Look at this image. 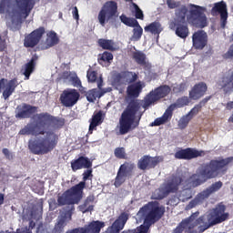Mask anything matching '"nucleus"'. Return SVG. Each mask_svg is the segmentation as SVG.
Returning a JSON list of instances; mask_svg holds the SVG:
<instances>
[{
	"label": "nucleus",
	"mask_w": 233,
	"mask_h": 233,
	"mask_svg": "<svg viewBox=\"0 0 233 233\" xmlns=\"http://www.w3.org/2000/svg\"><path fill=\"white\" fill-rule=\"evenodd\" d=\"M224 57L226 59H230V57H233V44L230 46L228 51L224 55Z\"/></svg>",
	"instance_id": "nucleus-46"
},
{
	"label": "nucleus",
	"mask_w": 233,
	"mask_h": 233,
	"mask_svg": "<svg viewBox=\"0 0 233 233\" xmlns=\"http://www.w3.org/2000/svg\"><path fill=\"white\" fill-rule=\"evenodd\" d=\"M207 84L200 82L193 86L189 92L190 99H200L207 93Z\"/></svg>",
	"instance_id": "nucleus-20"
},
{
	"label": "nucleus",
	"mask_w": 233,
	"mask_h": 233,
	"mask_svg": "<svg viewBox=\"0 0 233 233\" xmlns=\"http://www.w3.org/2000/svg\"><path fill=\"white\" fill-rule=\"evenodd\" d=\"M127 221H128V214H121L113 225L107 228L106 233H119L120 230H123Z\"/></svg>",
	"instance_id": "nucleus-18"
},
{
	"label": "nucleus",
	"mask_w": 233,
	"mask_h": 233,
	"mask_svg": "<svg viewBox=\"0 0 233 233\" xmlns=\"http://www.w3.org/2000/svg\"><path fill=\"white\" fill-rule=\"evenodd\" d=\"M207 152L194 148H187L177 151L175 157L177 159H194V157H203Z\"/></svg>",
	"instance_id": "nucleus-13"
},
{
	"label": "nucleus",
	"mask_w": 233,
	"mask_h": 233,
	"mask_svg": "<svg viewBox=\"0 0 233 233\" xmlns=\"http://www.w3.org/2000/svg\"><path fill=\"white\" fill-rule=\"evenodd\" d=\"M103 123V113L99 111L98 113L95 114L91 119L90 125H89V134H92L94 132L95 128L96 127H99Z\"/></svg>",
	"instance_id": "nucleus-32"
},
{
	"label": "nucleus",
	"mask_w": 233,
	"mask_h": 233,
	"mask_svg": "<svg viewBox=\"0 0 233 233\" xmlns=\"http://www.w3.org/2000/svg\"><path fill=\"white\" fill-rule=\"evenodd\" d=\"M131 10H134L136 13V18L137 19H141L143 20V11L141 9H139V6H137V5H136L135 3H132L130 5Z\"/></svg>",
	"instance_id": "nucleus-43"
},
{
	"label": "nucleus",
	"mask_w": 233,
	"mask_h": 233,
	"mask_svg": "<svg viewBox=\"0 0 233 233\" xmlns=\"http://www.w3.org/2000/svg\"><path fill=\"white\" fill-rule=\"evenodd\" d=\"M35 68V60L33 58L24 66L22 68V73L25 75V79H30V76L34 69Z\"/></svg>",
	"instance_id": "nucleus-35"
},
{
	"label": "nucleus",
	"mask_w": 233,
	"mask_h": 233,
	"mask_svg": "<svg viewBox=\"0 0 233 233\" xmlns=\"http://www.w3.org/2000/svg\"><path fill=\"white\" fill-rule=\"evenodd\" d=\"M179 199H181L182 201H185V198H181V195L179 196Z\"/></svg>",
	"instance_id": "nucleus-56"
},
{
	"label": "nucleus",
	"mask_w": 233,
	"mask_h": 233,
	"mask_svg": "<svg viewBox=\"0 0 233 233\" xmlns=\"http://www.w3.org/2000/svg\"><path fill=\"white\" fill-rule=\"evenodd\" d=\"M233 157H228L218 160H211L208 164H206L199 167L197 174L190 177L188 180H185L179 177H173L167 184H164L159 189L154 192V199H163L167 198L170 192H176L179 190L180 196L188 199L191 198L190 188L194 187H199L202 183H205L208 179L218 177L225 167L230 165Z\"/></svg>",
	"instance_id": "nucleus-1"
},
{
	"label": "nucleus",
	"mask_w": 233,
	"mask_h": 233,
	"mask_svg": "<svg viewBox=\"0 0 233 233\" xmlns=\"http://www.w3.org/2000/svg\"><path fill=\"white\" fill-rule=\"evenodd\" d=\"M168 94H170V87L168 86H163L151 91L142 102L143 108H147V106L154 105L156 101H159V99L168 96Z\"/></svg>",
	"instance_id": "nucleus-9"
},
{
	"label": "nucleus",
	"mask_w": 233,
	"mask_h": 233,
	"mask_svg": "<svg viewBox=\"0 0 233 233\" xmlns=\"http://www.w3.org/2000/svg\"><path fill=\"white\" fill-rule=\"evenodd\" d=\"M105 227V223L101 221H93L87 227L83 228L84 233H99L101 228Z\"/></svg>",
	"instance_id": "nucleus-31"
},
{
	"label": "nucleus",
	"mask_w": 233,
	"mask_h": 233,
	"mask_svg": "<svg viewBox=\"0 0 233 233\" xmlns=\"http://www.w3.org/2000/svg\"><path fill=\"white\" fill-rule=\"evenodd\" d=\"M15 86H17V80L13 79V80H10L9 82L8 80H6V83L3 87L4 88L3 96L5 99H8L10 96H12V94L15 90Z\"/></svg>",
	"instance_id": "nucleus-30"
},
{
	"label": "nucleus",
	"mask_w": 233,
	"mask_h": 233,
	"mask_svg": "<svg viewBox=\"0 0 233 233\" xmlns=\"http://www.w3.org/2000/svg\"><path fill=\"white\" fill-rule=\"evenodd\" d=\"M35 3V0H15L11 6L10 0H1L0 14L5 15V25L8 28L15 30L30 15Z\"/></svg>",
	"instance_id": "nucleus-3"
},
{
	"label": "nucleus",
	"mask_w": 233,
	"mask_h": 233,
	"mask_svg": "<svg viewBox=\"0 0 233 233\" xmlns=\"http://www.w3.org/2000/svg\"><path fill=\"white\" fill-rule=\"evenodd\" d=\"M115 156L118 157V159H125L127 153L125 152L124 147H117L115 149Z\"/></svg>",
	"instance_id": "nucleus-44"
},
{
	"label": "nucleus",
	"mask_w": 233,
	"mask_h": 233,
	"mask_svg": "<svg viewBox=\"0 0 233 233\" xmlns=\"http://www.w3.org/2000/svg\"><path fill=\"white\" fill-rule=\"evenodd\" d=\"M132 57L136 63L142 65L146 70H150L152 65L147 61V56L141 51L135 50L132 54Z\"/></svg>",
	"instance_id": "nucleus-24"
},
{
	"label": "nucleus",
	"mask_w": 233,
	"mask_h": 233,
	"mask_svg": "<svg viewBox=\"0 0 233 233\" xmlns=\"http://www.w3.org/2000/svg\"><path fill=\"white\" fill-rule=\"evenodd\" d=\"M188 9L185 5L179 6L175 13L174 21L169 24V28L175 30L176 35L181 39L188 37V27L187 26V19L190 21V18L187 16Z\"/></svg>",
	"instance_id": "nucleus-5"
},
{
	"label": "nucleus",
	"mask_w": 233,
	"mask_h": 233,
	"mask_svg": "<svg viewBox=\"0 0 233 233\" xmlns=\"http://www.w3.org/2000/svg\"><path fill=\"white\" fill-rule=\"evenodd\" d=\"M192 41L196 50H203L208 43V35L203 30L197 31L192 36Z\"/></svg>",
	"instance_id": "nucleus-14"
},
{
	"label": "nucleus",
	"mask_w": 233,
	"mask_h": 233,
	"mask_svg": "<svg viewBox=\"0 0 233 233\" xmlns=\"http://www.w3.org/2000/svg\"><path fill=\"white\" fill-rule=\"evenodd\" d=\"M92 201H94V197L90 196L86 198V202L79 206V210L85 214V212H91L93 210L94 207L92 206Z\"/></svg>",
	"instance_id": "nucleus-37"
},
{
	"label": "nucleus",
	"mask_w": 233,
	"mask_h": 233,
	"mask_svg": "<svg viewBox=\"0 0 233 233\" xmlns=\"http://www.w3.org/2000/svg\"><path fill=\"white\" fill-rule=\"evenodd\" d=\"M90 167H92V162L85 157H81L71 163V168L74 172L81 170V168H90Z\"/></svg>",
	"instance_id": "nucleus-25"
},
{
	"label": "nucleus",
	"mask_w": 233,
	"mask_h": 233,
	"mask_svg": "<svg viewBox=\"0 0 233 233\" xmlns=\"http://www.w3.org/2000/svg\"><path fill=\"white\" fill-rule=\"evenodd\" d=\"M210 196V192L208 189L203 190L196 196L195 199L189 202L187 208L190 209L194 208V207H198V205H201L204 201H207Z\"/></svg>",
	"instance_id": "nucleus-22"
},
{
	"label": "nucleus",
	"mask_w": 233,
	"mask_h": 233,
	"mask_svg": "<svg viewBox=\"0 0 233 233\" xmlns=\"http://www.w3.org/2000/svg\"><path fill=\"white\" fill-rule=\"evenodd\" d=\"M16 112V117H30L35 112V107L23 104L17 107Z\"/></svg>",
	"instance_id": "nucleus-29"
},
{
	"label": "nucleus",
	"mask_w": 233,
	"mask_h": 233,
	"mask_svg": "<svg viewBox=\"0 0 233 233\" xmlns=\"http://www.w3.org/2000/svg\"><path fill=\"white\" fill-rule=\"evenodd\" d=\"M226 107H227L228 110H232V108H233V102L228 103Z\"/></svg>",
	"instance_id": "nucleus-51"
},
{
	"label": "nucleus",
	"mask_w": 233,
	"mask_h": 233,
	"mask_svg": "<svg viewBox=\"0 0 233 233\" xmlns=\"http://www.w3.org/2000/svg\"><path fill=\"white\" fill-rule=\"evenodd\" d=\"M187 8L191 15H197V18L194 20L196 26L205 28L208 25V20L207 19V15H205V12H207L205 7L189 4Z\"/></svg>",
	"instance_id": "nucleus-10"
},
{
	"label": "nucleus",
	"mask_w": 233,
	"mask_h": 233,
	"mask_svg": "<svg viewBox=\"0 0 233 233\" xmlns=\"http://www.w3.org/2000/svg\"><path fill=\"white\" fill-rule=\"evenodd\" d=\"M213 11L220 14L222 26H225V23H227V19L228 18V13L227 12V4H225V2H219L215 4Z\"/></svg>",
	"instance_id": "nucleus-27"
},
{
	"label": "nucleus",
	"mask_w": 233,
	"mask_h": 233,
	"mask_svg": "<svg viewBox=\"0 0 233 233\" xmlns=\"http://www.w3.org/2000/svg\"><path fill=\"white\" fill-rule=\"evenodd\" d=\"M66 233H85V228H76V229L67 231Z\"/></svg>",
	"instance_id": "nucleus-49"
},
{
	"label": "nucleus",
	"mask_w": 233,
	"mask_h": 233,
	"mask_svg": "<svg viewBox=\"0 0 233 233\" xmlns=\"http://www.w3.org/2000/svg\"><path fill=\"white\" fill-rule=\"evenodd\" d=\"M87 79L90 83H96L97 85V89H92L86 94V99L90 103H94L95 99L101 97L103 95L112 92V87L103 88V77L99 76L97 78V73L96 71H87ZM103 88V89H102Z\"/></svg>",
	"instance_id": "nucleus-7"
},
{
	"label": "nucleus",
	"mask_w": 233,
	"mask_h": 233,
	"mask_svg": "<svg viewBox=\"0 0 233 233\" xmlns=\"http://www.w3.org/2000/svg\"><path fill=\"white\" fill-rule=\"evenodd\" d=\"M49 206L52 207V203H49Z\"/></svg>",
	"instance_id": "nucleus-57"
},
{
	"label": "nucleus",
	"mask_w": 233,
	"mask_h": 233,
	"mask_svg": "<svg viewBox=\"0 0 233 233\" xmlns=\"http://www.w3.org/2000/svg\"><path fill=\"white\" fill-rule=\"evenodd\" d=\"M98 45L104 50H116V44L112 40L101 38L98 40Z\"/></svg>",
	"instance_id": "nucleus-36"
},
{
	"label": "nucleus",
	"mask_w": 233,
	"mask_h": 233,
	"mask_svg": "<svg viewBox=\"0 0 233 233\" xmlns=\"http://www.w3.org/2000/svg\"><path fill=\"white\" fill-rule=\"evenodd\" d=\"M0 50H5V41L0 36Z\"/></svg>",
	"instance_id": "nucleus-50"
},
{
	"label": "nucleus",
	"mask_w": 233,
	"mask_h": 233,
	"mask_svg": "<svg viewBox=\"0 0 233 233\" xmlns=\"http://www.w3.org/2000/svg\"><path fill=\"white\" fill-rule=\"evenodd\" d=\"M128 176H130V165L123 164L116 174L114 183L115 187L116 188L121 187L122 184L127 181V177H128Z\"/></svg>",
	"instance_id": "nucleus-17"
},
{
	"label": "nucleus",
	"mask_w": 233,
	"mask_h": 233,
	"mask_svg": "<svg viewBox=\"0 0 233 233\" xmlns=\"http://www.w3.org/2000/svg\"><path fill=\"white\" fill-rule=\"evenodd\" d=\"M116 11L117 5H116V2L106 3L98 14V21L101 26H105V23H106V21H108L113 15H116Z\"/></svg>",
	"instance_id": "nucleus-11"
},
{
	"label": "nucleus",
	"mask_w": 233,
	"mask_h": 233,
	"mask_svg": "<svg viewBox=\"0 0 233 233\" xmlns=\"http://www.w3.org/2000/svg\"><path fill=\"white\" fill-rule=\"evenodd\" d=\"M66 216L68 218V219H70V218H72V214L70 212L66 213Z\"/></svg>",
	"instance_id": "nucleus-55"
},
{
	"label": "nucleus",
	"mask_w": 233,
	"mask_h": 233,
	"mask_svg": "<svg viewBox=\"0 0 233 233\" xmlns=\"http://www.w3.org/2000/svg\"><path fill=\"white\" fill-rule=\"evenodd\" d=\"M61 79H63L64 83H66V85H73V86L76 88L81 86V80L77 77L76 72L66 71L62 74Z\"/></svg>",
	"instance_id": "nucleus-19"
},
{
	"label": "nucleus",
	"mask_w": 233,
	"mask_h": 233,
	"mask_svg": "<svg viewBox=\"0 0 233 233\" xmlns=\"http://www.w3.org/2000/svg\"><path fill=\"white\" fill-rule=\"evenodd\" d=\"M3 203H5V196L0 194V205H3Z\"/></svg>",
	"instance_id": "nucleus-53"
},
{
	"label": "nucleus",
	"mask_w": 233,
	"mask_h": 233,
	"mask_svg": "<svg viewBox=\"0 0 233 233\" xmlns=\"http://www.w3.org/2000/svg\"><path fill=\"white\" fill-rule=\"evenodd\" d=\"M143 88H145V83L143 82H137L129 86L127 91L128 97H139V94H141Z\"/></svg>",
	"instance_id": "nucleus-28"
},
{
	"label": "nucleus",
	"mask_w": 233,
	"mask_h": 233,
	"mask_svg": "<svg viewBox=\"0 0 233 233\" xmlns=\"http://www.w3.org/2000/svg\"><path fill=\"white\" fill-rule=\"evenodd\" d=\"M167 5L168 8L174 9V8H179V6L181 5V3L176 0H167Z\"/></svg>",
	"instance_id": "nucleus-45"
},
{
	"label": "nucleus",
	"mask_w": 233,
	"mask_h": 233,
	"mask_svg": "<svg viewBox=\"0 0 233 233\" xmlns=\"http://www.w3.org/2000/svg\"><path fill=\"white\" fill-rule=\"evenodd\" d=\"M140 119L141 112H139V105L137 102L129 104L122 113L119 125L116 127L120 136H124V134H128L130 130H134L139 125Z\"/></svg>",
	"instance_id": "nucleus-4"
},
{
	"label": "nucleus",
	"mask_w": 233,
	"mask_h": 233,
	"mask_svg": "<svg viewBox=\"0 0 233 233\" xmlns=\"http://www.w3.org/2000/svg\"><path fill=\"white\" fill-rule=\"evenodd\" d=\"M3 153L5 154V156H8V154H10V151H8V149H4Z\"/></svg>",
	"instance_id": "nucleus-54"
},
{
	"label": "nucleus",
	"mask_w": 233,
	"mask_h": 233,
	"mask_svg": "<svg viewBox=\"0 0 233 233\" xmlns=\"http://www.w3.org/2000/svg\"><path fill=\"white\" fill-rule=\"evenodd\" d=\"M65 227H66V217H61L58 218V221L55 226V229L57 232H61Z\"/></svg>",
	"instance_id": "nucleus-42"
},
{
	"label": "nucleus",
	"mask_w": 233,
	"mask_h": 233,
	"mask_svg": "<svg viewBox=\"0 0 233 233\" xmlns=\"http://www.w3.org/2000/svg\"><path fill=\"white\" fill-rule=\"evenodd\" d=\"M137 79V75L132 72H124L119 74L116 71L111 73L109 81L113 86L119 88L121 85H127L128 83H134Z\"/></svg>",
	"instance_id": "nucleus-8"
},
{
	"label": "nucleus",
	"mask_w": 233,
	"mask_h": 233,
	"mask_svg": "<svg viewBox=\"0 0 233 233\" xmlns=\"http://www.w3.org/2000/svg\"><path fill=\"white\" fill-rule=\"evenodd\" d=\"M200 108L201 106H197L187 115L183 116L178 121V127L183 130L186 127H188V123H190L192 117L199 112Z\"/></svg>",
	"instance_id": "nucleus-23"
},
{
	"label": "nucleus",
	"mask_w": 233,
	"mask_h": 233,
	"mask_svg": "<svg viewBox=\"0 0 233 233\" xmlns=\"http://www.w3.org/2000/svg\"><path fill=\"white\" fill-rule=\"evenodd\" d=\"M172 112H174V106H169L162 116L157 117L154 122H152L150 127H161V125H165V123L172 118Z\"/></svg>",
	"instance_id": "nucleus-21"
},
{
	"label": "nucleus",
	"mask_w": 233,
	"mask_h": 233,
	"mask_svg": "<svg viewBox=\"0 0 233 233\" xmlns=\"http://www.w3.org/2000/svg\"><path fill=\"white\" fill-rule=\"evenodd\" d=\"M79 92L76 89H66L65 90L61 96L60 101L64 106H74L77 101H79Z\"/></svg>",
	"instance_id": "nucleus-12"
},
{
	"label": "nucleus",
	"mask_w": 233,
	"mask_h": 233,
	"mask_svg": "<svg viewBox=\"0 0 233 233\" xmlns=\"http://www.w3.org/2000/svg\"><path fill=\"white\" fill-rule=\"evenodd\" d=\"M120 20L124 25H126L127 26H131V27L136 26V25H137V23H138L137 20H136L134 18H128L125 15H122L120 16Z\"/></svg>",
	"instance_id": "nucleus-39"
},
{
	"label": "nucleus",
	"mask_w": 233,
	"mask_h": 233,
	"mask_svg": "<svg viewBox=\"0 0 233 233\" xmlns=\"http://www.w3.org/2000/svg\"><path fill=\"white\" fill-rule=\"evenodd\" d=\"M133 35L131 36V41H139L141 39V35H143V27L139 25V23L137 22V25L133 26Z\"/></svg>",
	"instance_id": "nucleus-38"
},
{
	"label": "nucleus",
	"mask_w": 233,
	"mask_h": 233,
	"mask_svg": "<svg viewBox=\"0 0 233 233\" xmlns=\"http://www.w3.org/2000/svg\"><path fill=\"white\" fill-rule=\"evenodd\" d=\"M188 97L184 96L182 98H179L176 104H172L170 106H174L173 110H176V108H182V106H186V105H188Z\"/></svg>",
	"instance_id": "nucleus-40"
},
{
	"label": "nucleus",
	"mask_w": 233,
	"mask_h": 233,
	"mask_svg": "<svg viewBox=\"0 0 233 233\" xmlns=\"http://www.w3.org/2000/svg\"><path fill=\"white\" fill-rule=\"evenodd\" d=\"M144 30L145 32H149V34L159 35L163 32V25L159 22H153L145 26Z\"/></svg>",
	"instance_id": "nucleus-34"
},
{
	"label": "nucleus",
	"mask_w": 233,
	"mask_h": 233,
	"mask_svg": "<svg viewBox=\"0 0 233 233\" xmlns=\"http://www.w3.org/2000/svg\"><path fill=\"white\" fill-rule=\"evenodd\" d=\"M73 17L76 21H79V11L77 10V7H74L72 10Z\"/></svg>",
	"instance_id": "nucleus-47"
},
{
	"label": "nucleus",
	"mask_w": 233,
	"mask_h": 233,
	"mask_svg": "<svg viewBox=\"0 0 233 233\" xmlns=\"http://www.w3.org/2000/svg\"><path fill=\"white\" fill-rule=\"evenodd\" d=\"M85 182H80L78 185L71 187L64 194L58 197V205H76L83 199V188H85Z\"/></svg>",
	"instance_id": "nucleus-6"
},
{
	"label": "nucleus",
	"mask_w": 233,
	"mask_h": 233,
	"mask_svg": "<svg viewBox=\"0 0 233 233\" xmlns=\"http://www.w3.org/2000/svg\"><path fill=\"white\" fill-rule=\"evenodd\" d=\"M43 34H45V28L40 27L35 31H33L30 35L25 36L24 45L26 47L35 46L37 43H39L41 37H43Z\"/></svg>",
	"instance_id": "nucleus-16"
},
{
	"label": "nucleus",
	"mask_w": 233,
	"mask_h": 233,
	"mask_svg": "<svg viewBox=\"0 0 233 233\" xmlns=\"http://www.w3.org/2000/svg\"><path fill=\"white\" fill-rule=\"evenodd\" d=\"M113 59H114V55H112V53L110 52L106 51L98 55V63L102 66H109Z\"/></svg>",
	"instance_id": "nucleus-33"
},
{
	"label": "nucleus",
	"mask_w": 233,
	"mask_h": 233,
	"mask_svg": "<svg viewBox=\"0 0 233 233\" xmlns=\"http://www.w3.org/2000/svg\"><path fill=\"white\" fill-rule=\"evenodd\" d=\"M59 43V37H57V34L54 31H49L46 34V39L42 45V48L44 50H46L48 48H52V46H55V45H57Z\"/></svg>",
	"instance_id": "nucleus-26"
},
{
	"label": "nucleus",
	"mask_w": 233,
	"mask_h": 233,
	"mask_svg": "<svg viewBox=\"0 0 233 233\" xmlns=\"http://www.w3.org/2000/svg\"><path fill=\"white\" fill-rule=\"evenodd\" d=\"M84 177V181H86V179H88V177H90V176H92V169H87L86 171H85V173L83 174Z\"/></svg>",
	"instance_id": "nucleus-48"
},
{
	"label": "nucleus",
	"mask_w": 233,
	"mask_h": 233,
	"mask_svg": "<svg viewBox=\"0 0 233 233\" xmlns=\"http://www.w3.org/2000/svg\"><path fill=\"white\" fill-rule=\"evenodd\" d=\"M163 161L162 157H150L144 156L138 160V168L140 170H147V168H154L157 165V163H161Z\"/></svg>",
	"instance_id": "nucleus-15"
},
{
	"label": "nucleus",
	"mask_w": 233,
	"mask_h": 233,
	"mask_svg": "<svg viewBox=\"0 0 233 233\" xmlns=\"http://www.w3.org/2000/svg\"><path fill=\"white\" fill-rule=\"evenodd\" d=\"M182 90H183V88L181 86L180 87H176V86L173 87V91L176 93L181 92Z\"/></svg>",
	"instance_id": "nucleus-52"
},
{
	"label": "nucleus",
	"mask_w": 233,
	"mask_h": 233,
	"mask_svg": "<svg viewBox=\"0 0 233 233\" xmlns=\"http://www.w3.org/2000/svg\"><path fill=\"white\" fill-rule=\"evenodd\" d=\"M221 187H223V182L218 181V182L212 184L209 187H208L206 189L212 196V194H215V192L219 191L221 189Z\"/></svg>",
	"instance_id": "nucleus-41"
},
{
	"label": "nucleus",
	"mask_w": 233,
	"mask_h": 233,
	"mask_svg": "<svg viewBox=\"0 0 233 233\" xmlns=\"http://www.w3.org/2000/svg\"><path fill=\"white\" fill-rule=\"evenodd\" d=\"M53 119L47 113L35 115V121H36V125L29 124L20 131L22 135L39 136V134H46V139L43 142L29 143V148L34 154H46L57 145V136L54 133L45 132L52 125Z\"/></svg>",
	"instance_id": "nucleus-2"
}]
</instances>
